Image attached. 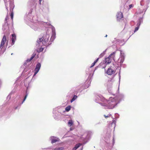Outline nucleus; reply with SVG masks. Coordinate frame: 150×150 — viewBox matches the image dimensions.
<instances>
[{
    "label": "nucleus",
    "mask_w": 150,
    "mask_h": 150,
    "mask_svg": "<svg viewBox=\"0 0 150 150\" xmlns=\"http://www.w3.org/2000/svg\"><path fill=\"white\" fill-rule=\"evenodd\" d=\"M107 36V35H106L105 37H106Z\"/></svg>",
    "instance_id": "obj_40"
},
{
    "label": "nucleus",
    "mask_w": 150,
    "mask_h": 150,
    "mask_svg": "<svg viewBox=\"0 0 150 150\" xmlns=\"http://www.w3.org/2000/svg\"><path fill=\"white\" fill-rule=\"evenodd\" d=\"M108 91H109V92L110 93H112V92L111 91L110 88H109V87H108Z\"/></svg>",
    "instance_id": "obj_31"
},
{
    "label": "nucleus",
    "mask_w": 150,
    "mask_h": 150,
    "mask_svg": "<svg viewBox=\"0 0 150 150\" xmlns=\"http://www.w3.org/2000/svg\"><path fill=\"white\" fill-rule=\"evenodd\" d=\"M119 102L116 99V97H110L106 102L102 103V107L105 109H112L115 108Z\"/></svg>",
    "instance_id": "obj_1"
},
{
    "label": "nucleus",
    "mask_w": 150,
    "mask_h": 150,
    "mask_svg": "<svg viewBox=\"0 0 150 150\" xmlns=\"http://www.w3.org/2000/svg\"><path fill=\"white\" fill-rule=\"evenodd\" d=\"M81 145V144H79L76 145L75 146L77 149Z\"/></svg>",
    "instance_id": "obj_29"
},
{
    "label": "nucleus",
    "mask_w": 150,
    "mask_h": 150,
    "mask_svg": "<svg viewBox=\"0 0 150 150\" xmlns=\"http://www.w3.org/2000/svg\"><path fill=\"white\" fill-rule=\"evenodd\" d=\"M8 29V26L7 25V24H4L3 26L2 29L4 30H6V29L7 30Z\"/></svg>",
    "instance_id": "obj_20"
},
{
    "label": "nucleus",
    "mask_w": 150,
    "mask_h": 150,
    "mask_svg": "<svg viewBox=\"0 0 150 150\" xmlns=\"http://www.w3.org/2000/svg\"><path fill=\"white\" fill-rule=\"evenodd\" d=\"M125 59V54L122 51H120V57L118 60V63H120V65L122 64Z\"/></svg>",
    "instance_id": "obj_5"
},
{
    "label": "nucleus",
    "mask_w": 150,
    "mask_h": 150,
    "mask_svg": "<svg viewBox=\"0 0 150 150\" xmlns=\"http://www.w3.org/2000/svg\"><path fill=\"white\" fill-rule=\"evenodd\" d=\"M114 97H116V99L117 100L119 103L124 98V96L122 94H117Z\"/></svg>",
    "instance_id": "obj_7"
},
{
    "label": "nucleus",
    "mask_w": 150,
    "mask_h": 150,
    "mask_svg": "<svg viewBox=\"0 0 150 150\" xmlns=\"http://www.w3.org/2000/svg\"><path fill=\"white\" fill-rule=\"evenodd\" d=\"M134 5L133 4H131L129 5L128 10H129L130 9L132 8L133 7Z\"/></svg>",
    "instance_id": "obj_24"
},
{
    "label": "nucleus",
    "mask_w": 150,
    "mask_h": 150,
    "mask_svg": "<svg viewBox=\"0 0 150 150\" xmlns=\"http://www.w3.org/2000/svg\"><path fill=\"white\" fill-rule=\"evenodd\" d=\"M77 97L75 95L74 96L73 98L71 100V103L73 101H74L77 98Z\"/></svg>",
    "instance_id": "obj_21"
},
{
    "label": "nucleus",
    "mask_w": 150,
    "mask_h": 150,
    "mask_svg": "<svg viewBox=\"0 0 150 150\" xmlns=\"http://www.w3.org/2000/svg\"><path fill=\"white\" fill-rule=\"evenodd\" d=\"M12 37L11 39L12 41L11 45H13L14 44L15 42L16 39V37L15 35L13 34L12 35Z\"/></svg>",
    "instance_id": "obj_15"
},
{
    "label": "nucleus",
    "mask_w": 150,
    "mask_h": 150,
    "mask_svg": "<svg viewBox=\"0 0 150 150\" xmlns=\"http://www.w3.org/2000/svg\"><path fill=\"white\" fill-rule=\"evenodd\" d=\"M143 12H137L136 13V15H137V16H139V15L138 16V15H139V14H140L141 13H142Z\"/></svg>",
    "instance_id": "obj_28"
},
{
    "label": "nucleus",
    "mask_w": 150,
    "mask_h": 150,
    "mask_svg": "<svg viewBox=\"0 0 150 150\" xmlns=\"http://www.w3.org/2000/svg\"><path fill=\"white\" fill-rule=\"evenodd\" d=\"M99 58H100L98 57L96 60L94 61V65L98 61Z\"/></svg>",
    "instance_id": "obj_32"
},
{
    "label": "nucleus",
    "mask_w": 150,
    "mask_h": 150,
    "mask_svg": "<svg viewBox=\"0 0 150 150\" xmlns=\"http://www.w3.org/2000/svg\"><path fill=\"white\" fill-rule=\"evenodd\" d=\"M106 50L104 51L99 56V57L100 58L103 57L105 53Z\"/></svg>",
    "instance_id": "obj_19"
},
{
    "label": "nucleus",
    "mask_w": 150,
    "mask_h": 150,
    "mask_svg": "<svg viewBox=\"0 0 150 150\" xmlns=\"http://www.w3.org/2000/svg\"><path fill=\"white\" fill-rule=\"evenodd\" d=\"M150 0H147V2H150Z\"/></svg>",
    "instance_id": "obj_38"
},
{
    "label": "nucleus",
    "mask_w": 150,
    "mask_h": 150,
    "mask_svg": "<svg viewBox=\"0 0 150 150\" xmlns=\"http://www.w3.org/2000/svg\"><path fill=\"white\" fill-rule=\"evenodd\" d=\"M116 52H113L111 53L108 57H105L104 61L107 64H110L112 59H114Z\"/></svg>",
    "instance_id": "obj_4"
},
{
    "label": "nucleus",
    "mask_w": 150,
    "mask_h": 150,
    "mask_svg": "<svg viewBox=\"0 0 150 150\" xmlns=\"http://www.w3.org/2000/svg\"><path fill=\"white\" fill-rule=\"evenodd\" d=\"M143 22V19L142 18H140L138 20L137 23L136 25L137 27L135 28L134 32L137 31L139 28L141 23Z\"/></svg>",
    "instance_id": "obj_6"
},
{
    "label": "nucleus",
    "mask_w": 150,
    "mask_h": 150,
    "mask_svg": "<svg viewBox=\"0 0 150 150\" xmlns=\"http://www.w3.org/2000/svg\"><path fill=\"white\" fill-rule=\"evenodd\" d=\"M50 139L51 140V142L52 143H55L59 140L58 138H57L54 137H50Z\"/></svg>",
    "instance_id": "obj_14"
},
{
    "label": "nucleus",
    "mask_w": 150,
    "mask_h": 150,
    "mask_svg": "<svg viewBox=\"0 0 150 150\" xmlns=\"http://www.w3.org/2000/svg\"><path fill=\"white\" fill-rule=\"evenodd\" d=\"M49 38V35L47 34H46L45 36L40 38L39 40H37V43L38 44L37 45H39L41 46H42V45H45L48 41Z\"/></svg>",
    "instance_id": "obj_2"
},
{
    "label": "nucleus",
    "mask_w": 150,
    "mask_h": 150,
    "mask_svg": "<svg viewBox=\"0 0 150 150\" xmlns=\"http://www.w3.org/2000/svg\"><path fill=\"white\" fill-rule=\"evenodd\" d=\"M94 100L96 103L99 104L102 106V105L101 104L106 102V100L100 94H96L94 96Z\"/></svg>",
    "instance_id": "obj_3"
},
{
    "label": "nucleus",
    "mask_w": 150,
    "mask_h": 150,
    "mask_svg": "<svg viewBox=\"0 0 150 150\" xmlns=\"http://www.w3.org/2000/svg\"><path fill=\"white\" fill-rule=\"evenodd\" d=\"M94 66V63H92V65L90 67H93V66Z\"/></svg>",
    "instance_id": "obj_36"
},
{
    "label": "nucleus",
    "mask_w": 150,
    "mask_h": 150,
    "mask_svg": "<svg viewBox=\"0 0 150 150\" xmlns=\"http://www.w3.org/2000/svg\"><path fill=\"white\" fill-rule=\"evenodd\" d=\"M73 122L72 120H69L68 123V125L69 126H71L72 125Z\"/></svg>",
    "instance_id": "obj_18"
},
{
    "label": "nucleus",
    "mask_w": 150,
    "mask_h": 150,
    "mask_svg": "<svg viewBox=\"0 0 150 150\" xmlns=\"http://www.w3.org/2000/svg\"><path fill=\"white\" fill-rule=\"evenodd\" d=\"M148 6H146V7L144 9V13L145 12V11H146L147 9Z\"/></svg>",
    "instance_id": "obj_33"
},
{
    "label": "nucleus",
    "mask_w": 150,
    "mask_h": 150,
    "mask_svg": "<svg viewBox=\"0 0 150 150\" xmlns=\"http://www.w3.org/2000/svg\"><path fill=\"white\" fill-rule=\"evenodd\" d=\"M28 95V93H27L26 92V95L25 97L24 98L23 101L22 102V104L23 103V102L25 100H26V98L27 97Z\"/></svg>",
    "instance_id": "obj_25"
},
{
    "label": "nucleus",
    "mask_w": 150,
    "mask_h": 150,
    "mask_svg": "<svg viewBox=\"0 0 150 150\" xmlns=\"http://www.w3.org/2000/svg\"><path fill=\"white\" fill-rule=\"evenodd\" d=\"M104 116L105 118H107L108 117H111V115L110 114H109L108 115H104Z\"/></svg>",
    "instance_id": "obj_26"
},
{
    "label": "nucleus",
    "mask_w": 150,
    "mask_h": 150,
    "mask_svg": "<svg viewBox=\"0 0 150 150\" xmlns=\"http://www.w3.org/2000/svg\"><path fill=\"white\" fill-rule=\"evenodd\" d=\"M52 35L50 38V40L53 41L55 38L56 33L55 31V29L53 27L52 29Z\"/></svg>",
    "instance_id": "obj_11"
},
{
    "label": "nucleus",
    "mask_w": 150,
    "mask_h": 150,
    "mask_svg": "<svg viewBox=\"0 0 150 150\" xmlns=\"http://www.w3.org/2000/svg\"><path fill=\"white\" fill-rule=\"evenodd\" d=\"M107 65V64H106L105 62L104 61H103L99 64L98 67L95 68V69H94V71L96 69V68L98 67H100L102 68H105L106 66Z\"/></svg>",
    "instance_id": "obj_10"
},
{
    "label": "nucleus",
    "mask_w": 150,
    "mask_h": 150,
    "mask_svg": "<svg viewBox=\"0 0 150 150\" xmlns=\"http://www.w3.org/2000/svg\"><path fill=\"white\" fill-rule=\"evenodd\" d=\"M120 76H119V81H120Z\"/></svg>",
    "instance_id": "obj_39"
},
{
    "label": "nucleus",
    "mask_w": 150,
    "mask_h": 150,
    "mask_svg": "<svg viewBox=\"0 0 150 150\" xmlns=\"http://www.w3.org/2000/svg\"><path fill=\"white\" fill-rule=\"evenodd\" d=\"M77 149L76 147L75 146L73 149V150H76Z\"/></svg>",
    "instance_id": "obj_34"
},
{
    "label": "nucleus",
    "mask_w": 150,
    "mask_h": 150,
    "mask_svg": "<svg viewBox=\"0 0 150 150\" xmlns=\"http://www.w3.org/2000/svg\"><path fill=\"white\" fill-rule=\"evenodd\" d=\"M6 8L7 9V10H8V9H7V7Z\"/></svg>",
    "instance_id": "obj_41"
},
{
    "label": "nucleus",
    "mask_w": 150,
    "mask_h": 150,
    "mask_svg": "<svg viewBox=\"0 0 150 150\" xmlns=\"http://www.w3.org/2000/svg\"><path fill=\"white\" fill-rule=\"evenodd\" d=\"M35 55L32 56L30 59H28L26 61L25 64H27V63L28 62H30L34 57Z\"/></svg>",
    "instance_id": "obj_17"
},
{
    "label": "nucleus",
    "mask_w": 150,
    "mask_h": 150,
    "mask_svg": "<svg viewBox=\"0 0 150 150\" xmlns=\"http://www.w3.org/2000/svg\"><path fill=\"white\" fill-rule=\"evenodd\" d=\"M43 48H40L39 50H38V52H40L43 50Z\"/></svg>",
    "instance_id": "obj_30"
},
{
    "label": "nucleus",
    "mask_w": 150,
    "mask_h": 150,
    "mask_svg": "<svg viewBox=\"0 0 150 150\" xmlns=\"http://www.w3.org/2000/svg\"><path fill=\"white\" fill-rule=\"evenodd\" d=\"M116 16L117 20L120 21L121 19L123 18V14L121 12H118L116 15Z\"/></svg>",
    "instance_id": "obj_12"
},
{
    "label": "nucleus",
    "mask_w": 150,
    "mask_h": 150,
    "mask_svg": "<svg viewBox=\"0 0 150 150\" xmlns=\"http://www.w3.org/2000/svg\"><path fill=\"white\" fill-rule=\"evenodd\" d=\"M43 0H39V4H41V1H42Z\"/></svg>",
    "instance_id": "obj_35"
},
{
    "label": "nucleus",
    "mask_w": 150,
    "mask_h": 150,
    "mask_svg": "<svg viewBox=\"0 0 150 150\" xmlns=\"http://www.w3.org/2000/svg\"><path fill=\"white\" fill-rule=\"evenodd\" d=\"M64 148L63 147H61L54 149L52 150H62Z\"/></svg>",
    "instance_id": "obj_23"
},
{
    "label": "nucleus",
    "mask_w": 150,
    "mask_h": 150,
    "mask_svg": "<svg viewBox=\"0 0 150 150\" xmlns=\"http://www.w3.org/2000/svg\"><path fill=\"white\" fill-rule=\"evenodd\" d=\"M115 143V141H114V138H113V144L114 143Z\"/></svg>",
    "instance_id": "obj_37"
},
{
    "label": "nucleus",
    "mask_w": 150,
    "mask_h": 150,
    "mask_svg": "<svg viewBox=\"0 0 150 150\" xmlns=\"http://www.w3.org/2000/svg\"><path fill=\"white\" fill-rule=\"evenodd\" d=\"M40 67L41 64L40 63H38L36 65V67L34 70L35 72L34 73V74L33 76V77L35 76L36 74L38 72L40 69Z\"/></svg>",
    "instance_id": "obj_8"
},
{
    "label": "nucleus",
    "mask_w": 150,
    "mask_h": 150,
    "mask_svg": "<svg viewBox=\"0 0 150 150\" xmlns=\"http://www.w3.org/2000/svg\"><path fill=\"white\" fill-rule=\"evenodd\" d=\"M10 11H12L13 9L14 8V5L12 3H11L10 4Z\"/></svg>",
    "instance_id": "obj_16"
},
{
    "label": "nucleus",
    "mask_w": 150,
    "mask_h": 150,
    "mask_svg": "<svg viewBox=\"0 0 150 150\" xmlns=\"http://www.w3.org/2000/svg\"><path fill=\"white\" fill-rule=\"evenodd\" d=\"M11 12V14H10V16L11 17V18L12 19H13V13L12 11H10Z\"/></svg>",
    "instance_id": "obj_27"
},
{
    "label": "nucleus",
    "mask_w": 150,
    "mask_h": 150,
    "mask_svg": "<svg viewBox=\"0 0 150 150\" xmlns=\"http://www.w3.org/2000/svg\"><path fill=\"white\" fill-rule=\"evenodd\" d=\"M71 108L70 106H68L65 108V110L66 111L68 112L70 110Z\"/></svg>",
    "instance_id": "obj_22"
},
{
    "label": "nucleus",
    "mask_w": 150,
    "mask_h": 150,
    "mask_svg": "<svg viewBox=\"0 0 150 150\" xmlns=\"http://www.w3.org/2000/svg\"><path fill=\"white\" fill-rule=\"evenodd\" d=\"M116 121L115 120H112V122L109 125V127L110 129H115V126H116Z\"/></svg>",
    "instance_id": "obj_9"
},
{
    "label": "nucleus",
    "mask_w": 150,
    "mask_h": 150,
    "mask_svg": "<svg viewBox=\"0 0 150 150\" xmlns=\"http://www.w3.org/2000/svg\"><path fill=\"white\" fill-rule=\"evenodd\" d=\"M106 73L109 75H111L115 73L114 70L112 69L111 68H109L107 71Z\"/></svg>",
    "instance_id": "obj_13"
}]
</instances>
